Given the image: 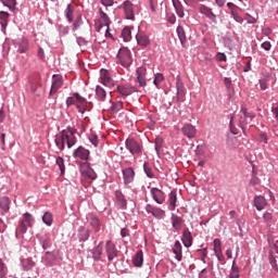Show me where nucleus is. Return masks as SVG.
<instances>
[{"mask_svg":"<svg viewBox=\"0 0 278 278\" xmlns=\"http://www.w3.org/2000/svg\"><path fill=\"white\" fill-rule=\"evenodd\" d=\"M90 225L91 227H93L96 233H99V231L101 230V222L99 220V218H97L96 216H91Z\"/></svg>","mask_w":278,"mask_h":278,"instance_id":"72a5a7b5","label":"nucleus"},{"mask_svg":"<svg viewBox=\"0 0 278 278\" xmlns=\"http://www.w3.org/2000/svg\"><path fill=\"white\" fill-rule=\"evenodd\" d=\"M260 140L262 142H264V144H267L268 143V137L266 136V134H261L260 135Z\"/></svg>","mask_w":278,"mask_h":278,"instance_id":"e2e57ef3","label":"nucleus"},{"mask_svg":"<svg viewBox=\"0 0 278 278\" xmlns=\"http://www.w3.org/2000/svg\"><path fill=\"white\" fill-rule=\"evenodd\" d=\"M122 37L125 40V42H129V40H131V27L126 26L123 30H122Z\"/></svg>","mask_w":278,"mask_h":278,"instance_id":"f704fd0d","label":"nucleus"},{"mask_svg":"<svg viewBox=\"0 0 278 278\" xmlns=\"http://www.w3.org/2000/svg\"><path fill=\"white\" fill-rule=\"evenodd\" d=\"M117 60L119 61V64L126 68L131 66V52H129V49L121 48L117 53Z\"/></svg>","mask_w":278,"mask_h":278,"instance_id":"20e7f679","label":"nucleus"},{"mask_svg":"<svg viewBox=\"0 0 278 278\" xmlns=\"http://www.w3.org/2000/svg\"><path fill=\"white\" fill-rule=\"evenodd\" d=\"M150 194L152 199L157 203L159 205H162L164 201H166V195L164 194V191L157 189V188H152L150 190Z\"/></svg>","mask_w":278,"mask_h":278,"instance_id":"1a4fd4ad","label":"nucleus"},{"mask_svg":"<svg viewBox=\"0 0 278 278\" xmlns=\"http://www.w3.org/2000/svg\"><path fill=\"white\" fill-rule=\"evenodd\" d=\"M64 14L68 21V23H73V18H75V5L68 4L64 11Z\"/></svg>","mask_w":278,"mask_h":278,"instance_id":"bb28decb","label":"nucleus"},{"mask_svg":"<svg viewBox=\"0 0 278 278\" xmlns=\"http://www.w3.org/2000/svg\"><path fill=\"white\" fill-rule=\"evenodd\" d=\"M215 255H216L218 262H225V255H223V251L215 252Z\"/></svg>","mask_w":278,"mask_h":278,"instance_id":"bf43d9fd","label":"nucleus"},{"mask_svg":"<svg viewBox=\"0 0 278 278\" xmlns=\"http://www.w3.org/2000/svg\"><path fill=\"white\" fill-rule=\"evenodd\" d=\"M8 18H10V13L1 11L0 12L1 25H8Z\"/></svg>","mask_w":278,"mask_h":278,"instance_id":"a18cd8bd","label":"nucleus"},{"mask_svg":"<svg viewBox=\"0 0 278 278\" xmlns=\"http://www.w3.org/2000/svg\"><path fill=\"white\" fill-rule=\"evenodd\" d=\"M162 81H164V75L161 73L156 74L154 77V80H153L154 86H156V87L160 86V84H162Z\"/></svg>","mask_w":278,"mask_h":278,"instance_id":"09e8293b","label":"nucleus"},{"mask_svg":"<svg viewBox=\"0 0 278 278\" xmlns=\"http://www.w3.org/2000/svg\"><path fill=\"white\" fill-rule=\"evenodd\" d=\"M137 81L141 88H144L147 86V78L144 77V68H138L137 70Z\"/></svg>","mask_w":278,"mask_h":278,"instance_id":"a878e982","label":"nucleus"},{"mask_svg":"<svg viewBox=\"0 0 278 278\" xmlns=\"http://www.w3.org/2000/svg\"><path fill=\"white\" fill-rule=\"evenodd\" d=\"M7 228L8 226L5 225L3 219L0 218V233H3V231H5Z\"/></svg>","mask_w":278,"mask_h":278,"instance_id":"680f3d73","label":"nucleus"},{"mask_svg":"<svg viewBox=\"0 0 278 278\" xmlns=\"http://www.w3.org/2000/svg\"><path fill=\"white\" fill-rule=\"evenodd\" d=\"M100 2L104 8H112L116 3V0H101Z\"/></svg>","mask_w":278,"mask_h":278,"instance_id":"603ef678","label":"nucleus"},{"mask_svg":"<svg viewBox=\"0 0 278 278\" xmlns=\"http://www.w3.org/2000/svg\"><path fill=\"white\" fill-rule=\"evenodd\" d=\"M253 203L257 212H262V210L268 206V201L266 200V198H264V195H255Z\"/></svg>","mask_w":278,"mask_h":278,"instance_id":"4468645a","label":"nucleus"},{"mask_svg":"<svg viewBox=\"0 0 278 278\" xmlns=\"http://www.w3.org/2000/svg\"><path fill=\"white\" fill-rule=\"evenodd\" d=\"M38 58L39 60H45V50H42V48H39L38 50Z\"/></svg>","mask_w":278,"mask_h":278,"instance_id":"338daca9","label":"nucleus"},{"mask_svg":"<svg viewBox=\"0 0 278 278\" xmlns=\"http://www.w3.org/2000/svg\"><path fill=\"white\" fill-rule=\"evenodd\" d=\"M121 236H122V238H127V236H129V229L123 228L121 230Z\"/></svg>","mask_w":278,"mask_h":278,"instance_id":"69168bd1","label":"nucleus"},{"mask_svg":"<svg viewBox=\"0 0 278 278\" xmlns=\"http://www.w3.org/2000/svg\"><path fill=\"white\" fill-rule=\"evenodd\" d=\"M2 3L9 8V10H14L16 8V0H2Z\"/></svg>","mask_w":278,"mask_h":278,"instance_id":"c03bdc74","label":"nucleus"},{"mask_svg":"<svg viewBox=\"0 0 278 278\" xmlns=\"http://www.w3.org/2000/svg\"><path fill=\"white\" fill-rule=\"evenodd\" d=\"M105 251L108 255V260L112 262L114 257L118 255V251L116 250V245L112 241H108L105 245Z\"/></svg>","mask_w":278,"mask_h":278,"instance_id":"2eb2a0df","label":"nucleus"},{"mask_svg":"<svg viewBox=\"0 0 278 278\" xmlns=\"http://www.w3.org/2000/svg\"><path fill=\"white\" fill-rule=\"evenodd\" d=\"M229 278H240V267L236 265V261L232 262V268Z\"/></svg>","mask_w":278,"mask_h":278,"instance_id":"c9c22d12","label":"nucleus"},{"mask_svg":"<svg viewBox=\"0 0 278 278\" xmlns=\"http://www.w3.org/2000/svg\"><path fill=\"white\" fill-rule=\"evenodd\" d=\"M99 14H100V24H99V29H103V27L105 28L106 31V36H109L110 31V17L105 14V12L103 11V9H99Z\"/></svg>","mask_w":278,"mask_h":278,"instance_id":"9d476101","label":"nucleus"},{"mask_svg":"<svg viewBox=\"0 0 278 278\" xmlns=\"http://www.w3.org/2000/svg\"><path fill=\"white\" fill-rule=\"evenodd\" d=\"M100 79L101 84H103V86H106L108 88H114V86L116 85L114 83V79H112V76H110V72L108 70L100 71Z\"/></svg>","mask_w":278,"mask_h":278,"instance_id":"6e6552de","label":"nucleus"},{"mask_svg":"<svg viewBox=\"0 0 278 278\" xmlns=\"http://www.w3.org/2000/svg\"><path fill=\"white\" fill-rule=\"evenodd\" d=\"M177 34L181 45H184L186 42V30H184L182 26L177 27Z\"/></svg>","mask_w":278,"mask_h":278,"instance_id":"ea45409f","label":"nucleus"},{"mask_svg":"<svg viewBox=\"0 0 278 278\" xmlns=\"http://www.w3.org/2000/svg\"><path fill=\"white\" fill-rule=\"evenodd\" d=\"M29 86H30V91L36 92V89L38 88V86H40V81H38V79L36 78H30Z\"/></svg>","mask_w":278,"mask_h":278,"instance_id":"79ce46f5","label":"nucleus"},{"mask_svg":"<svg viewBox=\"0 0 278 278\" xmlns=\"http://www.w3.org/2000/svg\"><path fill=\"white\" fill-rule=\"evenodd\" d=\"M173 252L174 254L176 255V260L178 262H181V242L179 241H176L175 244H174V248H173Z\"/></svg>","mask_w":278,"mask_h":278,"instance_id":"7c9ffc66","label":"nucleus"},{"mask_svg":"<svg viewBox=\"0 0 278 278\" xmlns=\"http://www.w3.org/2000/svg\"><path fill=\"white\" fill-rule=\"evenodd\" d=\"M181 131L186 138H189V140L197 138V127L192 126V124L184 125Z\"/></svg>","mask_w":278,"mask_h":278,"instance_id":"ddd939ff","label":"nucleus"},{"mask_svg":"<svg viewBox=\"0 0 278 278\" xmlns=\"http://www.w3.org/2000/svg\"><path fill=\"white\" fill-rule=\"evenodd\" d=\"M62 86H63L62 76L53 75L50 94H55V92H58V90H60V88H62Z\"/></svg>","mask_w":278,"mask_h":278,"instance_id":"dca6fc26","label":"nucleus"},{"mask_svg":"<svg viewBox=\"0 0 278 278\" xmlns=\"http://www.w3.org/2000/svg\"><path fill=\"white\" fill-rule=\"evenodd\" d=\"M275 214L274 210H267L263 213V223H265V225H270L273 223V219L275 218V216L273 215Z\"/></svg>","mask_w":278,"mask_h":278,"instance_id":"b1692460","label":"nucleus"},{"mask_svg":"<svg viewBox=\"0 0 278 278\" xmlns=\"http://www.w3.org/2000/svg\"><path fill=\"white\" fill-rule=\"evenodd\" d=\"M132 262L137 268H140L144 262V254L142 253V250H139L136 255L132 258Z\"/></svg>","mask_w":278,"mask_h":278,"instance_id":"393cba45","label":"nucleus"},{"mask_svg":"<svg viewBox=\"0 0 278 278\" xmlns=\"http://www.w3.org/2000/svg\"><path fill=\"white\" fill-rule=\"evenodd\" d=\"M0 210L2 212H10V198L3 197L0 199Z\"/></svg>","mask_w":278,"mask_h":278,"instance_id":"2f4dec72","label":"nucleus"},{"mask_svg":"<svg viewBox=\"0 0 278 278\" xmlns=\"http://www.w3.org/2000/svg\"><path fill=\"white\" fill-rule=\"evenodd\" d=\"M126 149L130 151L132 155H140V153H142V144L136 141V139H127Z\"/></svg>","mask_w":278,"mask_h":278,"instance_id":"423d86ee","label":"nucleus"},{"mask_svg":"<svg viewBox=\"0 0 278 278\" xmlns=\"http://www.w3.org/2000/svg\"><path fill=\"white\" fill-rule=\"evenodd\" d=\"M231 16L235 18V21L237 23H243L244 20L242 18V16L238 15V12L237 11H231L230 12Z\"/></svg>","mask_w":278,"mask_h":278,"instance_id":"864d4df0","label":"nucleus"},{"mask_svg":"<svg viewBox=\"0 0 278 278\" xmlns=\"http://www.w3.org/2000/svg\"><path fill=\"white\" fill-rule=\"evenodd\" d=\"M216 59L218 62H227V55L223 52H218L216 54Z\"/></svg>","mask_w":278,"mask_h":278,"instance_id":"6e6d98bb","label":"nucleus"},{"mask_svg":"<svg viewBox=\"0 0 278 278\" xmlns=\"http://www.w3.org/2000/svg\"><path fill=\"white\" fill-rule=\"evenodd\" d=\"M89 140L93 147H99V137H97V135H91Z\"/></svg>","mask_w":278,"mask_h":278,"instance_id":"5fc2aeb1","label":"nucleus"},{"mask_svg":"<svg viewBox=\"0 0 278 278\" xmlns=\"http://www.w3.org/2000/svg\"><path fill=\"white\" fill-rule=\"evenodd\" d=\"M181 241L187 249L192 247V232L188 228L184 230Z\"/></svg>","mask_w":278,"mask_h":278,"instance_id":"aec40b11","label":"nucleus"},{"mask_svg":"<svg viewBox=\"0 0 278 278\" xmlns=\"http://www.w3.org/2000/svg\"><path fill=\"white\" fill-rule=\"evenodd\" d=\"M162 144H164V139H162V137H157L155 139V151L157 155H160V149H162Z\"/></svg>","mask_w":278,"mask_h":278,"instance_id":"49530a36","label":"nucleus"},{"mask_svg":"<svg viewBox=\"0 0 278 278\" xmlns=\"http://www.w3.org/2000/svg\"><path fill=\"white\" fill-rule=\"evenodd\" d=\"M173 5L176 10L177 16H179V18H184L185 13H184V5L181 4V2L179 0H173Z\"/></svg>","mask_w":278,"mask_h":278,"instance_id":"c756f323","label":"nucleus"},{"mask_svg":"<svg viewBox=\"0 0 278 278\" xmlns=\"http://www.w3.org/2000/svg\"><path fill=\"white\" fill-rule=\"evenodd\" d=\"M96 97L99 99V101H104L105 97H108V93L105 92V89L101 86L96 87Z\"/></svg>","mask_w":278,"mask_h":278,"instance_id":"473e14b6","label":"nucleus"},{"mask_svg":"<svg viewBox=\"0 0 278 278\" xmlns=\"http://www.w3.org/2000/svg\"><path fill=\"white\" fill-rule=\"evenodd\" d=\"M27 227H34V216L29 213H25L20 222V233H27Z\"/></svg>","mask_w":278,"mask_h":278,"instance_id":"39448f33","label":"nucleus"},{"mask_svg":"<svg viewBox=\"0 0 278 278\" xmlns=\"http://www.w3.org/2000/svg\"><path fill=\"white\" fill-rule=\"evenodd\" d=\"M16 45L18 53H27V49H29V41L27 39L22 38Z\"/></svg>","mask_w":278,"mask_h":278,"instance_id":"4be33fe9","label":"nucleus"},{"mask_svg":"<svg viewBox=\"0 0 278 278\" xmlns=\"http://www.w3.org/2000/svg\"><path fill=\"white\" fill-rule=\"evenodd\" d=\"M123 108V103L121 101L114 102L111 106V110L113 112H121V109Z\"/></svg>","mask_w":278,"mask_h":278,"instance_id":"8fccbe9b","label":"nucleus"},{"mask_svg":"<svg viewBox=\"0 0 278 278\" xmlns=\"http://www.w3.org/2000/svg\"><path fill=\"white\" fill-rule=\"evenodd\" d=\"M123 9L128 21H134V18H136V15L134 14V3H131V1L126 0L123 3Z\"/></svg>","mask_w":278,"mask_h":278,"instance_id":"f8f14e48","label":"nucleus"},{"mask_svg":"<svg viewBox=\"0 0 278 278\" xmlns=\"http://www.w3.org/2000/svg\"><path fill=\"white\" fill-rule=\"evenodd\" d=\"M80 175L88 184H92V181L97 179V173H94V169H92L88 163L80 164Z\"/></svg>","mask_w":278,"mask_h":278,"instance_id":"7ed1b4c3","label":"nucleus"},{"mask_svg":"<svg viewBox=\"0 0 278 278\" xmlns=\"http://www.w3.org/2000/svg\"><path fill=\"white\" fill-rule=\"evenodd\" d=\"M56 165L60 168L61 175H64L66 167L64 165V159L62 156L56 157Z\"/></svg>","mask_w":278,"mask_h":278,"instance_id":"a19ab883","label":"nucleus"},{"mask_svg":"<svg viewBox=\"0 0 278 278\" xmlns=\"http://www.w3.org/2000/svg\"><path fill=\"white\" fill-rule=\"evenodd\" d=\"M227 8H229V10H231V12H236V8H238V7H236V4H233V2H228Z\"/></svg>","mask_w":278,"mask_h":278,"instance_id":"774afa93","label":"nucleus"},{"mask_svg":"<svg viewBox=\"0 0 278 278\" xmlns=\"http://www.w3.org/2000/svg\"><path fill=\"white\" fill-rule=\"evenodd\" d=\"M200 13L204 14V16H206L207 18L213 21V23H216V14H214V12H212V9H210L205 5H201L200 7Z\"/></svg>","mask_w":278,"mask_h":278,"instance_id":"412c9836","label":"nucleus"},{"mask_svg":"<svg viewBox=\"0 0 278 278\" xmlns=\"http://www.w3.org/2000/svg\"><path fill=\"white\" fill-rule=\"evenodd\" d=\"M239 124L241 127H247V117L244 115L240 117Z\"/></svg>","mask_w":278,"mask_h":278,"instance_id":"0e129e2a","label":"nucleus"},{"mask_svg":"<svg viewBox=\"0 0 278 278\" xmlns=\"http://www.w3.org/2000/svg\"><path fill=\"white\" fill-rule=\"evenodd\" d=\"M74 97H70L66 99V105L67 108H71V105H75L76 103V108L78 109V112L80 114H84V112H86V100L84 99V97L79 96V93H74Z\"/></svg>","mask_w":278,"mask_h":278,"instance_id":"f03ea898","label":"nucleus"},{"mask_svg":"<svg viewBox=\"0 0 278 278\" xmlns=\"http://www.w3.org/2000/svg\"><path fill=\"white\" fill-rule=\"evenodd\" d=\"M146 212H148V214H152L155 218H162L165 215L163 210L154 207L151 204L146 205Z\"/></svg>","mask_w":278,"mask_h":278,"instance_id":"a211bd4d","label":"nucleus"},{"mask_svg":"<svg viewBox=\"0 0 278 278\" xmlns=\"http://www.w3.org/2000/svg\"><path fill=\"white\" fill-rule=\"evenodd\" d=\"M74 157L87 161L88 157H90V151H88L84 147H79L78 149L75 150Z\"/></svg>","mask_w":278,"mask_h":278,"instance_id":"6ab92c4d","label":"nucleus"},{"mask_svg":"<svg viewBox=\"0 0 278 278\" xmlns=\"http://www.w3.org/2000/svg\"><path fill=\"white\" fill-rule=\"evenodd\" d=\"M270 47H273V46L270 45V41H264V42L262 43V49H264L265 51H270Z\"/></svg>","mask_w":278,"mask_h":278,"instance_id":"13d9d810","label":"nucleus"},{"mask_svg":"<svg viewBox=\"0 0 278 278\" xmlns=\"http://www.w3.org/2000/svg\"><path fill=\"white\" fill-rule=\"evenodd\" d=\"M90 238V232L88 230H83V237H80V240L86 241Z\"/></svg>","mask_w":278,"mask_h":278,"instance_id":"052dcab7","label":"nucleus"},{"mask_svg":"<svg viewBox=\"0 0 278 278\" xmlns=\"http://www.w3.org/2000/svg\"><path fill=\"white\" fill-rule=\"evenodd\" d=\"M116 90L121 97H129L136 92V87L131 85H119L117 86Z\"/></svg>","mask_w":278,"mask_h":278,"instance_id":"9b49d317","label":"nucleus"},{"mask_svg":"<svg viewBox=\"0 0 278 278\" xmlns=\"http://www.w3.org/2000/svg\"><path fill=\"white\" fill-rule=\"evenodd\" d=\"M54 142L60 151H64L65 144H67V149L75 147L77 138L75 137V132H73V130H63L60 135L55 136Z\"/></svg>","mask_w":278,"mask_h":278,"instance_id":"f257e3e1","label":"nucleus"},{"mask_svg":"<svg viewBox=\"0 0 278 278\" xmlns=\"http://www.w3.org/2000/svg\"><path fill=\"white\" fill-rule=\"evenodd\" d=\"M115 195L121 207H127V201L125 200V195H123V193H121L119 191H116Z\"/></svg>","mask_w":278,"mask_h":278,"instance_id":"4c0bfd02","label":"nucleus"},{"mask_svg":"<svg viewBox=\"0 0 278 278\" xmlns=\"http://www.w3.org/2000/svg\"><path fill=\"white\" fill-rule=\"evenodd\" d=\"M241 113L243 114L244 118H251V121L255 118V113H249V111L244 106L241 108Z\"/></svg>","mask_w":278,"mask_h":278,"instance_id":"de8ad7c7","label":"nucleus"},{"mask_svg":"<svg viewBox=\"0 0 278 278\" xmlns=\"http://www.w3.org/2000/svg\"><path fill=\"white\" fill-rule=\"evenodd\" d=\"M125 184H131L134 181V168H126L123 170Z\"/></svg>","mask_w":278,"mask_h":278,"instance_id":"cd10ccee","label":"nucleus"},{"mask_svg":"<svg viewBox=\"0 0 278 278\" xmlns=\"http://www.w3.org/2000/svg\"><path fill=\"white\" fill-rule=\"evenodd\" d=\"M42 222L48 226L53 225V215H51L49 212L45 213L42 216Z\"/></svg>","mask_w":278,"mask_h":278,"instance_id":"58836bf2","label":"nucleus"},{"mask_svg":"<svg viewBox=\"0 0 278 278\" xmlns=\"http://www.w3.org/2000/svg\"><path fill=\"white\" fill-rule=\"evenodd\" d=\"M101 255H103V243H99V245L93 250L94 260H101Z\"/></svg>","mask_w":278,"mask_h":278,"instance_id":"e433bc0d","label":"nucleus"},{"mask_svg":"<svg viewBox=\"0 0 278 278\" xmlns=\"http://www.w3.org/2000/svg\"><path fill=\"white\" fill-rule=\"evenodd\" d=\"M230 131L235 136H237V134H238V128H236V126L233 125V117L230 118Z\"/></svg>","mask_w":278,"mask_h":278,"instance_id":"4d7b16f0","label":"nucleus"},{"mask_svg":"<svg viewBox=\"0 0 278 278\" xmlns=\"http://www.w3.org/2000/svg\"><path fill=\"white\" fill-rule=\"evenodd\" d=\"M136 40L139 47H149L151 45V39H149V35L144 33L137 34Z\"/></svg>","mask_w":278,"mask_h":278,"instance_id":"f3484780","label":"nucleus"},{"mask_svg":"<svg viewBox=\"0 0 278 278\" xmlns=\"http://www.w3.org/2000/svg\"><path fill=\"white\" fill-rule=\"evenodd\" d=\"M213 244H214V253H218L223 251V248L220 247V239H215Z\"/></svg>","mask_w":278,"mask_h":278,"instance_id":"3c124183","label":"nucleus"},{"mask_svg":"<svg viewBox=\"0 0 278 278\" xmlns=\"http://www.w3.org/2000/svg\"><path fill=\"white\" fill-rule=\"evenodd\" d=\"M143 169H144V173L146 175L150 178V179H153V169L151 168V166L149 165V163H144L143 164Z\"/></svg>","mask_w":278,"mask_h":278,"instance_id":"37998d69","label":"nucleus"},{"mask_svg":"<svg viewBox=\"0 0 278 278\" xmlns=\"http://www.w3.org/2000/svg\"><path fill=\"white\" fill-rule=\"evenodd\" d=\"M172 225L176 231H179L181 229V226L184 225V219L177 215L172 216Z\"/></svg>","mask_w":278,"mask_h":278,"instance_id":"c85d7f7f","label":"nucleus"},{"mask_svg":"<svg viewBox=\"0 0 278 278\" xmlns=\"http://www.w3.org/2000/svg\"><path fill=\"white\" fill-rule=\"evenodd\" d=\"M176 89H177V101L184 103L186 101V87H184V81L181 77L177 76L176 78Z\"/></svg>","mask_w":278,"mask_h":278,"instance_id":"0eeeda50","label":"nucleus"},{"mask_svg":"<svg viewBox=\"0 0 278 278\" xmlns=\"http://www.w3.org/2000/svg\"><path fill=\"white\" fill-rule=\"evenodd\" d=\"M169 210L170 212H175V207H177V190H172L168 198Z\"/></svg>","mask_w":278,"mask_h":278,"instance_id":"5701e85b","label":"nucleus"}]
</instances>
